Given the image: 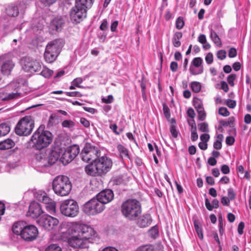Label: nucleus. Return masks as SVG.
I'll list each match as a JSON object with an SVG mask.
<instances>
[{
	"mask_svg": "<svg viewBox=\"0 0 251 251\" xmlns=\"http://www.w3.org/2000/svg\"><path fill=\"white\" fill-rule=\"evenodd\" d=\"M40 74L45 77H49L52 75L53 71L48 68H44Z\"/></svg>",
	"mask_w": 251,
	"mask_h": 251,
	"instance_id": "obj_45",
	"label": "nucleus"
},
{
	"mask_svg": "<svg viewBox=\"0 0 251 251\" xmlns=\"http://www.w3.org/2000/svg\"><path fill=\"white\" fill-rule=\"evenodd\" d=\"M105 208V205L94 198L84 203L82 210L87 215L95 216L101 213Z\"/></svg>",
	"mask_w": 251,
	"mask_h": 251,
	"instance_id": "obj_7",
	"label": "nucleus"
},
{
	"mask_svg": "<svg viewBox=\"0 0 251 251\" xmlns=\"http://www.w3.org/2000/svg\"><path fill=\"white\" fill-rule=\"evenodd\" d=\"M10 126L6 124L0 125V137L6 135L10 131Z\"/></svg>",
	"mask_w": 251,
	"mask_h": 251,
	"instance_id": "obj_38",
	"label": "nucleus"
},
{
	"mask_svg": "<svg viewBox=\"0 0 251 251\" xmlns=\"http://www.w3.org/2000/svg\"><path fill=\"white\" fill-rule=\"evenodd\" d=\"M245 227V224L244 222H241L238 226V232L240 235H242L243 233V229Z\"/></svg>",
	"mask_w": 251,
	"mask_h": 251,
	"instance_id": "obj_63",
	"label": "nucleus"
},
{
	"mask_svg": "<svg viewBox=\"0 0 251 251\" xmlns=\"http://www.w3.org/2000/svg\"><path fill=\"white\" fill-rule=\"evenodd\" d=\"M56 0H40L41 3L45 6H49L53 4Z\"/></svg>",
	"mask_w": 251,
	"mask_h": 251,
	"instance_id": "obj_57",
	"label": "nucleus"
},
{
	"mask_svg": "<svg viewBox=\"0 0 251 251\" xmlns=\"http://www.w3.org/2000/svg\"><path fill=\"white\" fill-rule=\"evenodd\" d=\"M46 204V209L47 211L50 213L52 214L56 211V202L50 198V201L48 202L45 203Z\"/></svg>",
	"mask_w": 251,
	"mask_h": 251,
	"instance_id": "obj_29",
	"label": "nucleus"
},
{
	"mask_svg": "<svg viewBox=\"0 0 251 251\" xmlns=\"http://www.w3.org/2000/svg\"><path fill=\"white\" fill-rule=\"evenodd\" d=\"M45 251H62V249L57 244H51L46 249Z\"/></svg>",
	"mask_w": 251,
	"mask_h": 251,
	"instance_id": "obj_42",
	"label": "nucleus"
},
{
	"mask_svg": "<svg viewBox=\"0 0 251 251\" xmlns=\"http://www.w3.org/2000/svg\"><path fill=\"white\" fill-rule=\"evenodd\" d=\"M170 131H171V133L172 136L174 137H175V138L177 137V135H178V132L176 130V127L175 126L172 125L171 126Z\"/></svg>",
	"mask_w": 251,
	"mask_h": 251,
	"instance_id": "obj_62",
	"label": "nucleus"
},
{
	"mask_svg": "<svg viewBox=\"0 0 251 251\" xmlns=\"http://www.w3.org/2000/svg\"><path fill=\"white\" fill-rule=\"evenodd\" d=\"M74 158L72 157L71 155L67 150H65L63 153L60 154V161L64 165H66L73 160Z\"/></svg>",
	"mask_w": 251,
	"mask_h": 251,
	"instance_id": "obj_24",
	"label": "nucleus"
},
{
	"mask_svg": "<svg viewBox=\"0 0 251 251\" xmlns=\"http://www.w3.org/2000/svg\"><path fill=\"white\" fill-rule=\"evenodd\" d=\"M226 104L228 107L233 108L235 107L236 103L235 100L228 99L226 101Z\"/></svg>",
	"mask_w": 251,
	"mask_h": 251,
	"instance_id": "obj_59",
	"label": "nucleus"
},
{
	"mask_svg": "<svg viewBox=\"0 0 251 251\" xmlns=\"http://www.w3.org/2000/svg\"><path fill=\"white\" fill-rule=\"evenodd\" d=\"M34 59L28 57H25L22 59L21 63L22 68L26 72H29L33 64Z\"/></svg>",
	"mask_w": 251,
	"mask_h": 251,
	"instance_id": "obj_22",
	"label": "nucleus"
},
{
	"mask_svg": "<svg viewBox=\"0 0 251 251\" xmlns=\"http://www.w3.org/2000/svg\"><path fill=\"white\" fill-rule=\"evenodd\" d=\"M205 61L208 64H211L213 61V56L212 53H208L205 56Z\"/></svg>",
	"mask_w": 251,
	"mask_h": 251,
	"instance_id": "obj_56",
	"label": "nucleus"
},
{
	"mask_svg": "<svg viewBox=\"0 0 251 251\" xmlns=\"http://www.w3.org/2000/svg\"><path fill=\"white\" fill-rule=\"evenodd\" d=\"M1 60L2 58L0 57V80L1 79V74L9 75L14 67V64L11 60L5 61L1 64Z\"/></svg>",
	"mask_w": 251,
	"mask_h": 251,
	"instance_id": "obj_15",
	"label": "nucleus"
},
{
	"mask_svg": "<svg viewBox=\"0 0 251 251\" xmlns=\"http://www.w3.org/2000/svg\"><path fill=\"white\" fill-rule=\"evenodd\" d=\"M158 248L151 245H145L139 247L135 251H158Z\"/></svg>",
	"mask_w": 251,
	"mask_h": 251,
	"instance_id": "obj_33",
	"label": "nucleus"
},
{
	"mask_svg": "<svg viewBox=\"0 0 251 251\" xmlns=\"http://www.w3.org/2000/svg\"><path fill=\"white\" fill-rule=\"evenodd\" d=\"M94 160L102 175L109 171L112 166L111 159L106 156L98 157Z\"/></svg>",
	"mask_w": 251,
	"mask_h": 251,
	"instance_id": "obj_11",
	"label": "nucleus"
},
{
	"mask_svg": "<svg viewBox=\"0 0 251 251\" xmlns=\"http://www.w3.org/2000/svg\"><path fill=\"white\" fill-rule=\"evenodd\" d=\"M80 155L83 161L88 162L93 158L96 159L99 157L100 155V152L97 148L87 143L85 145Z\"/></svg>",
	"mask_w": 251,
	"mask_h": 251,
	"instance_id": "obj_9",
	"label": "nucleus"
},
{
	"mask_svg": "<svg viewBox=\"0 0 251 251\" xmlns=\"http://www.w3.org/2000/svg\"><path fill=\"white\" fill-rule=\"evenodd\" d=\"M101 30L104 31L108 28V23L106 20L104 19L102 21L100 27Z\"/></svg>",
	"mask_w": 251,
	"mask_h": 251,
	"instance_id": "obj_64",
	"label": "nucleus"
},
{
	"mask_svg": "<svg viewBox=\"0 0 251 251\" xmlns=\"http://www.w3.org/2000/svg\"><path fill=\"white\" fill-rule=\"evenodd\" d=\"M48 158L50 165L53 164L58 159H60V152L56 150H53L50 153Z\"/></svg>",
	"mask_w": 251,
	"mask_h": 251,
	"instance_id": "obj_25",
	"label": "nucleus"
},
{
	"mask_svg": "<svg viewBox=\"0 0 251 251\" xmlns=\"http://www.w3.org/2000/svg\"><path fill=\"white\" fill-rule=\"evenodd\" d=\"M38 234L37 227L34 226L30 225L24 227L21 237L25 241H31L36 238Z\"/></svg>",
	"mask_w": 251,
	"mask_h": 251,
	"instance_id": "obj_13",
	"label": "nucleus"
},
{
	"mask_svg": "<svg viewBox=\"0 0 251 251\" xmlns=\"http://www.w3.org/2000/svg\"><path fill=\"white\" fill-rule=\"evenodd\" d=\"M62 126L64 127L72 128L75 126V123L71 120H65L62 123Z\"/></svg>",
	"mask_w": 251,
	"mask_h": 251,
	"instance_id": "obj_50",
	"label": "nucleus"
},
{
	"mask_svg": "<svg viewBox=\"0 0 251 251\" xmlns=\"http://www.w3.org/2000/svg\"><path fill=\"white\" fill-rule=\"evenodd\" d=\"M226 51L224 50H220L217 52V57L220 60H223L226 57Z\"/></svg>",
	"mask_w": 251,
	"mask_h": 251,
	"instance_id": "obj_55",
	"label": "nucleus"
},
{
	"mask_svg": "<svg viewBox=\"0 0 251 251\" xmlns=\"http://www.w3.org/2000/svg\"><path fill=\"white\" fill-rule=\"evenodd\" d=\"M19 10L17 5H11L6 9V13L10 16L15 17L18 16Z\"/></svg>",
	"mask_w": 251,
	"mask_h": 251,
	"instance_id": "obj_30",
	"label": "nucleus"
},
{
	"mask_svg": "<svg viewBox=\"0 0 251 251\" xmlns=\"http://www.w3.org/2000/svg\"><path fill=\"white\" fill-rule=\"evenodd\" d=\"M33 64L29 72L35 73L41 71L42 69L41 63L37 60H34Z\"/></svg>",
	"mask_w": 251,
	"mask_h": 251,
	"instance_id": "obj_35",
	"label": "nucleus"
},
{
	"mask_svg": "<svg viewBox=\"0 0 251 251\" xmlns=\"http://www.w3.org/2000/svg\"><path fill=\"white\" fill-rule=\"evenodd\" d=\"M80 122L85 127H88L90 126L89 121L84 118H81Z\"/></svg>",
	"mask_w": 251,
	"mask_h": 251,
	"instance_id": "obj_61",
	"label": "nucleus"
},
{
	"mask_svg": "<svg viewBox=\"0 0 251 251\" xmlns=\"http://www.w3.org/2000/svg\"><path fill=\"white\" fill-rule=\"evenodd\" d=\"M219 201L217 199H214L212 201V204L210 203L209 200L206 198L205 200V204L206 208L209 210L212 211L213 208H217L219 207Z\"/></svg>",
	"mask_w": 251,
	"mask_h": 251,
	"instance_id": "obj_27",
	"label": "nucleus"
},
{
	"mask_svg": "<svg viewBox=\"0 0 251 251\" xmlns=\"http://www.w3.org/2000/svg\"><path fill=\"white\" fill-rule=\"evenodd\" d=\"M52 138V133L45 130L44 126H40L31 136L27 143V147L36 150H41L51 144Z\"/></svg>",
	"mask_w": 251,
	"mask_h": 251,
	"instance_id": "obj_2",
	"label": "nucleus"
},
{
	"mask_svg": "<svg viewBox=\"0 0 251 251\" xmlns=\"http://www.w3.org/2000/svg\"><path fill=\"white\" fill-rule=\"evenodd\" d=\"M96 198L104 205L110 202L114 198V194L110 189L101 191L96 196Z\"/></svg>",
	"mask_w": 251,
	"mask_h": 251,
	"instance_id": "obj_14",
	"label": "nucleus"
},
{
	"mask_svg": "<svg viewBox=\"0 0 251 251\" xmlns=\"http://www.w3.org/2000/svg\"><path fill=\"white\" fill-rule=\"evenodd\" d=\"M190 87L193 92L199 93L201 90V85L199 82L193 81L190 84Z\"/></svg>",
	"mask_w": 251,
	"mask_h": 251,
	"instance_id": "obj_39",
	"label": "nucleus"
},
{
	"mask_svg": "<svg viewBox=\"0 0 251 251\" xmlns=\"http://www.w3.org/2000/svg\"><path fill=\"white\" fill-rule=\"evenodd\" d=\"M198 113V119L200 121H203L206 118V113L204 108L197 111Z\"/></svg>",
	"mask_w": 251,
	"mask_h": 251,
	"instance_id": "obj_49",
	"label": "nucleus"
},
{
	"mask_svg": "<svg viewBox=\"0 0 251 251\" xmlns=\"http://www.w3.org/2000/svg\"><path fill=\"white\" fill-rule=\"evenodd\" d=\"M227 196L230 201H232L235 199V194L232 189H228L227 190Z\"/></svg>",
	"mask_w": 251,
	"mask_h": 251,
	"instance_id": "obj_58",
	"label": "nucleus"
},
{
	"mask_svg": "<svg viewBox=\"0 0 251 251\" xmlns=\"http://www.w3.org/2000/svg\"><path fill=\"white\" fill-rule=\"evenodd\" d=\"M14 142L10 139H7L0 142V150H5L11 148L14 146Z\"/></svg>",
	"mask_w": 251,
	"mask_h": 251,
	"instance_id": "obj_26",
	"label": "nucleus"
},
{
	"mask_svg": "<svg viewBox=\"0 0 251 251\" xmlns=\"http://www.w3.org/2000/svg\"><path fill=\"white\" fill-rule=\"evenodd\" d=\"M21 93L17 92L8 94L6 96L4 97H0L3 100H9L14 99H17L21 98Z\"/></svg>",
	"mask_w": 251,
	"mask_h": 251,
	"instance_id": "obj_36",
	"label": "nucleus"
},
{
	"mask_svg": "<svg viewBox=\"0 0 251 251\" xmlns=\"http://www.w3.org/2000/svg\"><path fill=\"white\" fill-rule=\"evenodd\" d=\"M184 25V22L183 18L181 17H179L176 22V27L178 29H181L183 28Z\"/></svg>",
	"mask_w": 251,
	"mask_h": 251,
	"instance_id": "obj_46",
	"label": "nucleus"
},
{
	"mask_svg": "<svg viewBox=\"0 0 251 251\" xmlns=\"http://www.w3.org/2000/svg\"><path fill=\"white\" fill-rule=\"evenodd\" d=\"M87 11L83 7L75 5L70 11V18L74 23H80L86 17Z\"/></svg>",
	"mask_w": 251,
	"mask_h": 251,
	"instance_id": "obj_12",
	"label": "nucleus"
},
{
	"mask_svg": "<svg viewBox=\"0 0 251 251\" xmlns=\"http://www.w3.org/2000/svg\"><path fill=\"white\" fill-rule=\"evenodd\" d=\"M35 198L40 201L44 203L48 202L50 201V198L48 196L46 193L43 191H38L34 193Z\"/></svg>",
	"mask_w": 251,
	"mask_h": 251,
	"instance_id": "obj_21",
	"label": "nucleus"
},
{
	"mask_svg": "<svg viewBox=\"0 0 251 251\" xmlns=\"http://www.w3.org/2000/svg\"><path fill=\"white\" fill-rule=\"evenodd\" d=\"M158 233V230L157 227L153 226L150 230V234L152 237L155 238Z\"/></svg>",
	"mask_w": 251,
	"mask_h": 251,
	"instance_id": "obj_53",
	"label": "nucleus"
},
{
	"mask_svg": "<svg viewBox=\"0 0 251 251\" xmlns=\"http://www.w3.org/2000/svg\"><path fill=\"white\" fill-rule=\"evenodd\" d=\"M51 186L54 193L60 197L68 196L72 189L71 182L65 176H56L52 181Z\"/></svg>",
	"mask_w": 251,
	"mask_h": 251,
	"instance_id": "obj_4",
	"label": "nucleus"
},
{
	"mask_svg": "<svg viewBox=\"0 0 251 251\" xmlns=\"http://www.w3.org/2000/svg\"><path fill=\"white\" fill-rule=\"evenodd\" d=\"M64 25V20L61 17H56L53 19L50 24V27L52 30H60Z\"/></svg>",
	"mask_w": 251,
	"mask_h": 251,
	"instance_id": "obj_18",
	"label": "nucleus"
},
{
	"mask_svg": "<svg viewBox=\"0 0 251 251\" xmlns=\"http://www.w3.org/2000/svg\"><path fill=\"white\" fill-rule=\"evenodd\" d=\"M123 215L130 220H135L141 214L142 208L140 202L135 199H128L121 206Z\"/></svg>",
	"mask_w": 251,
	"mask_h": 251,
	"instance_id": "obj_3",
	"label": "nucleus"
},
{
	"mask_svg": "<svg viewBox=\"0 0 251 251\" xmlns=\"http://www.w3.org/2000/svg\"><path fill=\"white\" fill-rule=\"evenodd\" d=\"M152 220L150 214H147L144 215L138 220V225L141 227H145L151 225Z\"/></svg>",
	"mask_w": 251,
	"mask_h": 251,
	"instance_id": "obj_20",
	"label": "nucleus"
},
{
	"mask_svg": "<svg viewBox=\"0 0 251 251\" xmlns=\"http://www.w3.org/2000/svg\"><path fill=\"white\" fill-rule=\"evenodd\" d=\"M69 232L72 236L69 239L68 243L75 248L87 247L89 240L96 234L95 231L90 226L77 223L70 224Z\"/></svg>",
	"mask_w": 251,
	"mask_h": 251,
	"instance_id": "obj_1",
	"label": "nucleus"
},
{
	"mask_svg": "<svg viewBox=\"0 0 251 251\" xmlns=\"http://www.w3.org/2000/svg\"><path fill=\"white\" fill-rule=\"evenodd\" d=\"M34 126V122L30 116L21 118L17 123L15 131L19 136H27L31 134Z\"/></svg>",
	"mask_w": 251,
	"mask_h": 251,
	"instance_id": "obj_5",
	"label": "nucleus"
},
{
	"mask_svg": "<svg viewBox=\"0 0 251 251\" xmlns=\"http://www.w3.org/2000/svg\"><path fill=\"white\" fill-rule=\"evenodd\" d=\"M28 213L31 217L35 218L38 217L43 213V211L39 203L35 201H33L31 202L29 206Z\"/></svg>",
	"mask_w": 251,
	"mask_h": 251,
	"instance_id": "obj_16",
	"label": "nucleus"
},
{
	"mask_svg": "<svg viewBox=\"0 0 251 251\" xmlns=\"http://www.w3.org/2000/svg\"><path fill=\"white\" fill-rule=\"evenodd\" d=\"M194 226L199 238L201 239H202L203 234L201 228L199 226L198 223L196 221H195L194 222Z\"/></svg>",
	"mask_w": 251,
	"mask_h": 251,
	"instance_id": "obj_41",
	"label": "nucleus"
},
{
	"mask_svg": "<svg viewBox=\"0 0 251 251\" xmlns=\"http://www.w3.org/2000/svg\"><path fill=\"white\" fill-rule=\"evenodd\" d=\"M38 224L45 229L50 230L57 226L59 220L48 214L42 216L37 221Z\"/></svg>",
	"mask_w": 251,
	"mask_h": 251,
	"instance_id": "obj_10",
	"label": "nucleus"
},
{
	"mask_svg": "<svg viewBox=\"0 0 251 251\" xmlns=\"http://www.w3.org/2000/svg\"><path fill=\"white\" fill-rule=\"evenodd\" d=\"M199 129L203 132L209 131L208 125L206 123H202L198 125Z\"/></svg>",
	"mask_w": 251,
	"mask_h": 251,
	"instance_id": "obj_47",
	"label": "nucleus"
},
{
	"mask_svg": "<svg viewBox=\"0 0 251 251\" xmlns=\"http://www.w3.org/2000/svg\"><path fill=\"white\" fill-rule=\"evenodd\" d=\"M24 226L23 223L19 222L14 224L12 227L13 232L17 234L20 235L22 236V233L23 231Z\"/></svg>",
	"mask_w": 251,
	"mask_h": 251,
	"instance_id": "obj_28",
	"label": "nucleus"
},
{
	"mask_svg": "<svg viewBox=\"0 0 251 251\" xmlns=\"http://www.w3.org/2000/svg\"><path fill=\"white\" fill-rule=\"evenodd\" d=\"M77 202L74 200L68 199L63 201L60 206L61 213L65 216L74 217L78 213Z\"/></svg>",
	"mask_w": 251,
	"mask_h": 251,
	"instance_id": "obj_8",
	"label": "nucleus"
},
{
	"mask_svg": "<svg viewBox=\"0 0 251 251\" xmlns=\"http://www.w3.org/2000/svg\"><path fill=\"white\" fill-rule=\"evenodd\" d=\"M234 122V117H229L227 121H220V124L224 126H231L233 124V122Z\"/></svg>",
	"mask_w": 251,
	"mask_h": 251,
	"instance_id": "obj_40",
	"label": "nucleus"
},
{
	"mask_svg": "<svg viewBox=\"0 0 251 251\" xmlns=\"http://www.w3.org/2000/svg\"><path fill=\"white\" fill-rule=\"evenodd\" d=\"M182 34L180 32H176L172 39V43L175 47H179L181 45L179 40L182 38Z\"/></svg>",
	"mask_w": 251,
	"mask_h": 251,
	"instance_id": "obj_32",
	"label": "nucleus"
},
{
	"mask_svg": "<svg viewBox=\"0 0 251 251\" xmlns=\"http://www.w3.org/2000/svg\"><path fill=\"white\" fill-rule=\"evenodd\" d=\"M191 131V139L193 141H195L198 139V135L197 133L196 126H194Z\"/></svg>",
	"mask_w": 251,
	"mask_h": 251,
	"instance_id": "obj_48",
	"label": "nucleus"
},
{
	"mask_svg": "<svg viewBox=\"0 0 251 251\" xmlns=\"http://www.w3.org/2000/svg\"><path fill=\"white\" fill-rule=\"evenodd\" d=\"M85 171L86 173L89 176H102L95 160L91 163L86 166Z\"/></svg>",
	"mask_w": 251,
	"mask_h": 251,
	"instance_id": "obj_17",
	"label": "nucleus"
},
{
	"mask_svg": "<svg viewBox=\"0 0 251 251\" xmlns=\"http://www.w3.org/2000/svg\"><path fill=\"white\" fill-rule=\"evenodd\" d=\"M83 82V79L81 77H77L73 80L72 83L76 86L80 88L81 86L79 85Z\"/></svg>",
	"mask_w": 251,
	"mask_h": 251,
	"instance_id": "obj_54",
	"label": "nucleus"
},
{
	"mask_svg": "<svg viewBox=\"0 0 251 251\" xmlns=\"http://www.w3.org/2000/svg\"><path fill=\"white\" fill-rule=\"evenodd\" d=\"M63 44L62 40L56 39L47 45L44 53V57L47 62L51 63L56 59Z\"/></svg>",
	"mask_w": 251,
	"mask_h": 251,
	"instance_id": "obj_6",
	"label": "nucleus"
},
{
	"mask_svg": "<svg viewBox=\"0 0 251 251\" xmlns=\"http://www.w3.org/2000/svg\"><path fill=\"white\" fill-rule=\"evenodd\" d=\"M219 114L223 116L227 117L229 116V112L226 108L221 107L219 109Z\"/></svg>",
	"mask_w": 251,
	"mask_h": 251,
	"instance_id": "obj_51",
	"label": "nucleus"
},
{
	"mask_svg": "<svg viewBox=\"0 0 251 251\" xmlns=\"http://www.w3.org/2000/svg\"><path fill=\"white\" fill-rule=\"evenodd\" d=\"M117 150L122 158L129 159L127 150L123 145L120 144L117 146Z\"/></svg>",
	"mask_w": 251,
	"mask_h": 251,
	"instance_id": "obj_31",
	"label": "nucleus"
},
{
	"mask_svg": "<svg viewBox=\"0 0 251 251\" xmlns=\"http://www.w3.org/2000/svg\"><path fill=\"white\" fill-rule=\"evenodd\" d=\"M74 159L78 155L79 152V149L78 146H72L67 149Z\"/></svg>",
	"mask_w": 251,
	"mask_h": 251,
	"instance_id": "obj_37",
	"label": "nucleus"
},
{
	"mask_svg": "<svg viewBox=\"0 0 251 251\" xmlns=\"http://www.w3.org/2000/svg\"><path fill=\"white\" fill-rule=\"evenodd\" d=\"M236 77V75L235 74H231L227 77V82L231 86H233L234 85V81Z\"/></svg>",
	"mask_w": 251,
	"mask_h": 251,
	"instance_id": "obj_52",
	"label": "nucleus"
},
{
	"mask_svg": "<svg viewBox=\"0 0 251 251\" xmlns=\"http://www.w3.org/2000/svg\"><path fill=\"white\" fill-rule=\"evenodd\" d=\"M93 1L94 0H76L75 5L78 7H83L87 11L92 6Z\"/></svg>",
	"mask_w": 251,
	"mask_h": 251,
	"instance_id": "obj_23",
	"label": "nucleus"
},
{
	"mask_svg": "<svg viewBox=\"0 0 251 251\" xmlns=\"http://www.w3.org/2000/svg\"><path fill=\"white\" fill-rule=\"evenodd\" d=\"M36 159L39 162L38 165L41 167H46L51 165L49 161L48 157H47L46 154L44 153H40L38 154Z\"/></svg>",
	"mask_w": 251,
	"mask_h": 251,
	"instance_id": "obj_19",
	"label": "nucleus"
},
{
	"mask_svg": "<svg viewBox=\"0 0 251 251\" xmlns=\"http://www.w3.org/2000/svg\"><path fill=\"white\" fill-rule=\"evenodd\" d=\"M190 73L193 75H198L199 74H201L203 73V67H200L198 69H195L192 67H190Z\"/></svg>",
	"mask_w": 251,
	"mask_h": 251,
	"instance_id": "obj_44",
	"label": "nucleus"
},
{
	"mask_svg": "<svg viewBox=\"0 0 251 251\" xmlns=\"http://www.w3.org/2000/svg\"><path fill=\"white\" fill-rule=\"evenodd\" d=\"M202 63V59L201 57H195L192 61V64L197 68L202 67L201 65Z\"/></svg>",
	"mask_w": 251,
	"mask_h": 251,
	"instance_id": "obj_43",
	"label": "nucleus"
},
{
	"mask_svg": "<svg viewBox=\"0 0 251 251\" xmlns=\"http://www.w3.org/2000/svg\"><path fill=\"white\" fill-rule=\"evenodd\" d=\"M210 38L213 42L218 46H221L222 43L221 40L217 35V33L213 29L210 32Z\"/></svg>",
	"mask_w": 251,
	"mask_h": 251,
	"instance_id": "obj_34",
	"label": "nucleus"
},
{
	"mask_svg": "<svg viewBox=\"0 0 251 251\" xmlns=\"http://www.w3.org/2000/svg\"><path fill=\"white\" fill-rule=\"evenodd\" d=\"M66 94L69 97H81L82 95L77 91L67 92Z\"/></svg>",
	"mask_w": 251,
	"mask_h": 251,
	"instance_id": "obj_60",
	"label": "nucleus"
}]
</instances>
